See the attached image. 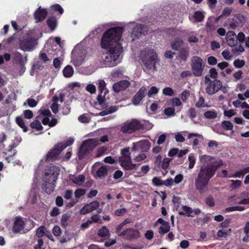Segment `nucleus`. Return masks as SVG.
<instances>
[{"label": "nucleus", "instance_id": "nucleus-1", "mask_svg": "<svg viewBox=\"0 0 249 249\" xmlns=\"http://www.w3.org/2000/svg\"><path fill=\"white\" fill-rule=\"evenodd\" d=\"M124 32L123 27H117L108 29L103 35L101 46L103 49L108 48L104 54L102 66L112 67L120 62V56L123 51L121 44L119 42Z\"/></svg>", "mask_w": 249, "mask_h": 249}, {"label": "nucleus", "instance_id": "nucleus-2", "mask_svg": "<svg viewBox=\"0 0 249 249\" xmlns=\"http://www.w3.org/2000/svg\"><path fill=\"white\" fill-rule=\"evenodd\" d=\"M214 159L213 157L206 155L199 157L200 162L202 164L195 179V186L201 194L207 190V186L210 179L215 175L218 167L223 165L221 160L213 161Z\"/></svg>", "mask_w": 249, "mask_h": 249}, {"label": "nucleus", "instance_id": "nucleus-3", "mask_svg": "<svg viewBox=\"0 0 249 249\" xmlns=\"http://www.w3.org/2000/svg\"><path fill=\"white\" fill-rule=\"evenodd\" d=\"M141 60L147 70H156V64L159 61L158 54L153 49H145L141 53Z\"/></svg>", "mask_w": 249, "mask_h": 249}, {"label": "nucleus", "instance_id": "nucleus-4", "mask_svg": "<svg viewBox=\"0 0 249 249\" xmlns=\"http://www.w3.org/2000/svg\"><path fill=\"white\" fill-rule=\"evenodd\" d=\"M144 125L136 119H131L124 123L121 127V131L125 134H130L136 131L143 129Z\"/></svg>", "mask_w": 249, "mask_h": 249}, {"label": "nucleus", "instance_id": "nucleus-5", "mask_svg": "<svg viewBox=\"0 0 249 249\" xmlns=\"http://www.w3.org/2000/svg\"><path fill=\"white\" fill-rule=\"evenodd\" d=\"M98 144L99 141L96 139H90L84 141L78 154L79 159L82 160Z\"/></svg>", "mask_w": 249, "mask_h": 249}, {"label": "nucleus", "instance_id": "nucleus-6", "mask_svg": "<svg viewBox=\"0 0 249 249\" xmlns=\"http://www.w3.org/2000/svg\"><path fill=\"white\" fill-rule=\"evenodd\" d=\"M205 63L203 60L199 56H194L191 58V69L195 76H202L205 68Z\"/></svg>", "mask_w": 249, "mask_h": 249}, {"label": "nucleus", "instance_id": "nucleus-7", "mask_svg": "<svg viewBox=\"0 0 249 249\" xmlns=\"http://www.w3.org/2000/svg\"><path fill=\"white\" fill-rule=\"evenodd\" d=\"M204 83L207 85L205 89L206 92L209 95H213L218 92L222 88V82L218 79L212 81L208 75L204 77Z\"/></svg>", "mask_w": 249, "mask_h": 249}, {"label": "nucleus", "instance_id": "nucleus-8", "mask_svg": "<svg viewBox=\"0 0 249 249\" xmlns=\"http://www.w3.org/2000/svg\"><path fill=\"white\" fill-rule=\"evenodd\" d=\"M85 55V50L74 49L71 53V62L76 67L80 66L84 62Z\"/></svg>", "mask_w": 249, "mask_h": 249}, {"label": "nucleus", "instance_id": "nucleus-9", "mask_svg": "<svg viewBox=\"0 0 249 249\" xmlns=\"http://www.w3.org/2000/svg\"><path fill=\"white\" fill-rule=\"evenodd\" d=\"M67 147L63 143H58L56 144L53 149L50 150L46 156L45 160L47 161L54 160L58 159V157L61 152Z\"/></svg>", "mask_w": 249, "mask_h": 249}, {"label": "nucleus", "instance_id": "nucleus-10", "mask_svg": "<svg viewBox=\"0 0 249 249\" xmlns=\"http://www.w3.org/2000/svg\"><path fill=\"white\" fill-rule=\"evenodd\" d=\"M58 175L59 171L57 167L53 165L49 166L46 170L43 180L48 181L49 179H51L52 181H56Z\"/></svg>", "mask_w": 249, "mask_h": 249}, {"label": "nucleus", "instance_id": "nucleus-11", "mask_svg": "<svg viewBox=\"0 0 249 249\" xmlns=\"http://www.w3.org/2000/svg\"><path fill=\"white\" fill-rule=\"evenodd\" d=\"M99 207V203L97 201H93L89 204H87L80 211V213L82 215L86 214L91 212Z\"/></svg>", "mask_w": 249, "mask_h": 249}, {"label": "nucleus", "instance_id": "nucleus-12", "mask_svg": "<svg viewBox=\"0 0 249 249\" xmlns=\"http://www.w3.org/2000/svg\"><path fill=\"white\" fill-rule=\"evenodd\" d=\"M140 235V232L138 230L128 228L123 231L120 233V236H126V239L130 240L138 238Z\"/></svg>", "mask_w": 249, "mask_h": 249}, {"label": "nucleus", "instance_id": "nucleus-13", "mask_svg": "<svg viewBox=\"0 0 249 249\" xmlns=\"http://www.w3.org/2000/svg\"><path fill=\"white\" fill-rule=\"evenodd\" d=\"M25 223L20 216H17L13 223L12 231L15 233H19L24 228Z\"/></svg>", "mask_w": 249, "mask_h": 249}, {"label": "nucleus", "instance_id": "nucleus-14", "mask_svg": "<svg viewBox=\"0 0 249 249\" xmlns=\"http://www.w3.org/2000/svg\"><path fill=\"white\" fill-rule=\"evenodd\" d=\"M146 90L147 89L145 87H142L140 88L132 99V102L134 105L137 106L140 104V102L145 97Z\"/></svg>", "mask_w": 249, "mask_h": 249}, {"label": "nucleus", "instance_id": "nucleus-15", "mask_svg": "<svg viewBox=\"0 0 249 249\" xmlns=\"http://www.w3.org/2000/svg\"><path fill=\"white\" fill-rule=\"evenodd\" d=\"M130 85V82L127 80H122L114 83L113 85V90L116 93L125 90Z\"/></svg>", "mask_w": 249, "mask_h": 249}, {"label": "nucleus", "instance_id": "nucleus-16", "mask_svg": "<svg viewBox=\"0 0 249 249\" xmlns=\"http://www.w3.org/2000/svg\"><path fill=\"white\" fill-rule=\"evenodd\" d=\"M146 32V27L142 24H137L134 28L131 33V37L138 38L144 32ZM134 39V38H133Z\"/></svg>", "mask_w": 249, "mask_h": 249}, {"label": "nucleus", "instance_id": "nucleus-17", "mask_svg": "<svg viewBox=\"0 0 249 249\" xmlns=\"http://www.w3.org/2000/svg\"><path fill=\"white\" fill-rule=\"evenodd\" d=\"M44 183L42 184L43 190L47 194H51L54 189L55 183L56 181H52L51 179H49L48 181L46 180H43Z\"/></svg>", "mask_w": 249, "mask_h": 249}, {"label": "nucleus", "instance_id": "nucleus-18", "mask_svg": "<svg viewBox=\"0 0 249 249\" xmlns=\"http://www.w3.org/2000/svg\"><path fill=\"white\" fill-rule=\"evenodd\" d=\"M47 15V12L44 9H41L40 6L34 14L36 22L43 20Z\"/></svg>", "mask_w": 249, "mask_h": 249}, {"label": "nucleus", "instance_id": "nucleus-19", "mask_svg": "<svg viewBox=\"0 0 249 249\" xmlns=\"http://www.w3.org/2000/svg\"><path fill=\"white\" fill-rule=\"evenodd\" d=\"M235 34L233 31H229L226 34V39L227 40V44L231 46H235L237 44V41L236 38Z\"/></svg>", "mask_w": 249, "mask_h": 249}, {"label": "nucleus", "instance_id": "nucleus-20", "mask_svg": "<svg viewBox=\"0 0 249 249\" xmlns=\"http://www.w3.org/2000/svg\"><path fill=\"white\" fill-rule=\"evenodd\" d=\"M189 48L186 47L181 48L178 51V55L180 61L186 62L189 56Z\"/></svg>", "mask_w": 249, "mask_h": 249}, {"label": "nucleus", "instance_id": "nucleus-21", "mask_svg": "<svg viewBox=\"0 0 249 249\" xmlns=\"http://www.w3.org/2000/svg\"><path fill=\"white\" fill-rule=\"evenodd\" d=\"M33 43L32 39L23 40L20 43V48L24 51H30L33 49Z\"/></svg>", "mask_w": 249, "mask_h": 249}, {"label": "nucleus", "instance_id": "nucleus-22", "mask_svg": "<svg viewBox=\"0 0 249 249\" xmlns=\"http://www.w3.org/2000/svg\"><path fill=\"white\" fill-rule=\"evenodd\" d=\"M137 146L143 151H147L150 147V143L148 140L141 141L137 143Z\"/></svg>", "mask_w": 249, "mask_h": 249}, {"label": "nucleus", "instance_id": "nucleus-23", "mask_svg": "<svg viewBox=\"0 0 249 249\" xmlns=\"http://www.w3.org/2000/svg\"><path fill=\"white\" fill-rule=\"evenodd\" d=\"M182 211H179L178 212L179 215L186 216H194V215L192 214V213H193V210L191 207L187 206H183L182 207Z\"/></svg>", "mask_w": 249, "mask_h": 249}, {"label": "nucleus", "instance_id": "nucleus-24", "mask_svg": "<svg viewBox=\"0 0 249 249\" xmlns=\"http://www.w3.org/2000/svg\"><path fill=\"white\" fill-rule=\"evenodd\" d=\"M182 39L177 38H176L171 43L172 48L175 51H179L181 48V46L183 44Z\"/></svg>", "mask_w": 249, "mask_h": 249}, {"label": "nucleus", "instance_id": "nucleus-25", "mask_svg": "<svg viewBox=\"0 0 249 249\" xmlns=\"http://www.w3.org/2000/svg\"><path fill=\"white\" fill-rule=\"evenodd\" d=\"M107 174V168L105 165L100 167L96 171V175L100 178H105Z\"/></svg>", "mask_w": 249, "mask_h": 249}, {"label": "nucleus", "instance_id": "nucleus-26", "mask_svg": "<svg viewBox=\"0 0 249 249\" xmlns=\"http://www.w3.org/2000/svg\"><path fill=\"white\" fill-rule=\"evenodd\" d=\"M47 23L51 31H53L57 25V20L55 17L49 18L47 20Z\"/></svg>", "mask_w": 249, "mask_h": 249}, {"label": "nucleus", "instance_id": "nucleus-27", "mask_svg": "<svg viewBox=\"0 0 249 249\" xmlns=\"http://www.w3.org/2000/svg\"><path fill=\"white\" fill-rule=\"evenodd\" d=\"M71 217V214L70 213H64L62 215L61 219L60 220L61 225L62 227L65 228L68 224V221Z\"/></svg>", "mask_w": 249, "mask_h": 249}, {"label": "nucleus", "instance_id": "nucleus-28", "mask_svg": "<svg viewBox=\"0 0 249 249\" xmlns=\"http://www.w3.org/2000/svg\"><path fill=\"white\" fill-rule=\"evenodd\" d=\"M63 74L66 77H70L73 74V70L70 65L67 66L63 70Z\"/></svg>", "mask_w": 249, "mask_h": 249}, {"label": "nucleus", "instance_id": "nucleus-29", "mask_svg": "<svg viewBox=\"0 0 249 249\" xmlns=\"http://www.w3.org/2000/svg\"><path fill=\"white\" fill-rule=\"evenodd\" d=\"M108 92V90L105 91L104 92V95H102L103 93H100L97 96V99L99 103V104L103 107H105L106 106H105V96L106 94Z\"/></svg>", "mask_w": 249, "mask_h": 249}, {"label": "nucleus", "instance_id": "nucleus-30", "mask_svg": "<svg viewBox=\"0 0 249 249\" xmlns=\"http://www.w3.org/2000/svg\"><path fill=\"white\" fill-rule=\"evenodd\" d=\"M205 118L212 119H215L217 116V112L214 110H210L205 112L204 114Z\"/></svg>", "mask_w": 249, "mask_h": 249}, {"label": "nucleus", "instance_id": "nucleus-31", "mask_svg": "<svg viewBox=\"0 0 249 249\" xmlns=\"http://www.w3.org/2000/svg\"><path fill=\"white\" fill-rule=\"evenodd\" d=\"M248 173H249V167H247L242 170L237 171L231 177L234 178H240L241 176H243L244 175Z\"/></svg>", "mask_w": 249, "mask_h": 249}, {"label": "nucleus", "instance_id": "nucleus-32", "mask_svg": "<svg viewBox=\"0 0 249 249\" xmlns=\"http://www.w3.org/2000/svg\"><path fill=\"white\" fill-rule=\"evenodd\" d=\"M85 176L83 175H80L72 179V181L73 183L78 185H81L85 181Z\"/></svg>", "mask_w": 249, "mask_h": 249}, {"label": "nucleus", "instance_id": "nucleus-33", "mask_svg": "<svg viewBox=\"0 0 249 249\" xmlns=\"http://www.w3.org/2000/svg\"><path fill=\"white\" fill-rule=\"evenodd\" d=\"M131 161V158L130 156H128L127 160H121V166L126 170H130V164Z\"/></svg>", "mask_w": 249, "mask_h": 249}, {"label": "nucleus", "instance_id": "nucleus-34", "mask_svg": "<svg viewBox=\"0 0 249 249\" xmlns=\"http://www.w3.org/2000/svg\"><path fill=\"white\" fill-rule=\"evenodd\" d=\"M170 230V226L169 225V223H168L164 225L160 226L159 228V233L161 234H164L168 231H169Z\"/></svg>", "mask_w": 249, "mask_h": 249}, {"label": "nucleus", "instance_id": "nucleus-35", "mask_svg": "<svg viewBox=\"0 0 249 249\" xmlns=\"http://www.w3.org/2000/svg\"><path fill=\"white\" fill-rule=\"evenodd\" d=\"M109 234V231L106 226H103L98 232V235L101 237H104Z\"/></svg>", "mask_w": 249, "mask_h": 249}, {"label": "nucleus", "instance_id": "nucleus-36", "mask_svg": "<svg viewBox=\"0 0 249 249\" xmlns=\"http://www.w3.org/2000/svg\"><path fill=\"white\" fill-rule=\"evenodd\" d=\"M16 122L23 129L24 132H26L28 130L27 127L25 125L23 119L20 117L16 118Z\"/></svg>", "mask_w": 249, "mask_h": 249}, {"label": "nucleus", "instance_id": "nucleus-37", "mask_svg": "<svg viewBox=\"0 0 249 249\" xmlns=\"http://www.w3.org/2000/svg\"><path fill=\"white\" fill-rule=\"evenodd\" d=\"M221 126L225 130H229L233 129V124L229 121H223L221 123Z\"/></svg>", "mask_w": 249, "mask_h": 249}, {"label": "nucleus", "instance_id": "nucleus-38", "mask_svg": "<svg viewBox=\"0 0 249 249\" xmlns=\"http://www.w3.org/2000/svg\"><path fill=\"white\" fill-rule=\"evenodd\" d=\"M106 87V84L104 80L100 79L98 81V90L100 93H103L104 91L107 90Z\"/></svg>", "mask_w": 249, "mask_h": 249}, {"label": "nucleus", "instance_id": "nucleus-39", "mask_svg": "<svg viewBox=\"0 0 249 249\" xmlns=\"http://www.w3.org/2000/svg\"><path fill=\"white\" fill-rule=\"evenodd\" d=\"M231 231V229H229L227 231H224L222 230H219L217 232V236L219 237H226L230 234Z\"/></svg>", "mask_w": 249, "mask_h": 249}, {"label": "nucleus", "instance_id": "nucleus-40", "mask_svg": "<svg viewBox=\"0 0 249 249\" xmlns=\"http://www.w3.org/2000/svg\"><path fill=\"white\" fill-rule=\"evenodd\" d=\"M30 126L32 128H35L37 130H41L43 129V127L41 125L40 122L38 120H35L33 122L30 124Z\"/></svg>", "mask_w": 249, "mask_h": 249}, {"label": "nucleus", "instance_id": "nucleus-41", "mask_svg": "<svg viewBox=\"0 0 249 249\" xmlns=\"http://www.w3.org/2000/svg\"><path fill=\"white\" fill-rule=\"evenodd\" d=\"M194 18L196 21L201 22L203 20L204 16L202 12L197 11L195 13Z\"/></svg>", "mask_w": 249, "mask_h": 249}, {"label": "nucleus", "instance_id": "nucleus-42", "mask_svg": "<svg viewBox=\"0 0 249 249\" xmlns=\"http://www.w3.org/2000/svg\"><path fill=\"white\" fill-rule=\"evenodd\" d=\"M164 113L168 116H174L176 115L175 109L173 107H170L164 109Z\"/></svg>", "mask_w": 249, "mask_h": 249}, {"label": "nucleus", "instance_id": "nucleus-43", "mask_svg": "<svg viewBox=\"0 0 249 249\" xmlns=\"http://www.w3.org/2000/svg\"><path fill=\"white\" fill-rule=\"evenodd\" d=\"M171 105L173 107H180L182 104L180 100L177 97L173 98L170 100Z\"/></svg>", "mask_w": 249, "mask_h": 249}, {"label": "nucleus", "instance_id": "nucleus-44", "mask_svg": "<svg viewBox=\"0 0 249 249\" xmlns=\"http://www.w3.org/2000/svg\"><path fill=\"white\" fill-rule=\"evenodd\" d=\"M46 228L44 226L39 227L36 231V235L41 237L45 233Z\"/></svg>", "mask_w": 249, "mask_h": 249}, {"label": "nucleus", "instance_id": "nucleus-45", "mask_svg": "<svg viewBox=\"0 0 249 249\" xmlns=\"http://www.w3.org/2000/svg\"><path fill=\"white\" fill-rule=\"evenodd\" d=\"M218 73L216 71V70L214 68H211L209 70V76H208L214 79H217V78L218 77Z\"/></svg>", "mask_w": 249, "mask_h": 249}, {"label": "nucleus", "instance_id": "nucleus-46", "mask_svg": "<svg viewBox=\"0 0 249 249\" xmlns=\"http://www.w3.org/2000/svg\"><path fill=\"white\" fill-rule=\"evenodd\" d=\"M232 11V9L230 7L225 8L223 11L221 15L223 18H226L229 16Z\"/></svg>", "mask_w": 249, "mask_h": 249}, {"label": "nucleus", "instance_id": "nucleus-47", "mask_svg": "<svg viewBox=\"0 0 249 249\" xmlns=\"http://www.w3.org/2000/svg\"><path fill=\"white\" fill-rule=\"evenodd\" d=\"M190 95V91L188 90H183L181 94V98L183 102H186Z\"/></svg>", "mask_w": 249, "mask_h": 249}, {"label": "nucleus", "instance_id": "nucleus-48", "mask_svg": "<svg viewBox=\"0 0 249 249\" xmlns=\"http://www.w3.org/2000/svg\"><path fill=\"white\" fill-rule=\"evenodd\" d=\"M245 61L243 60L237 59L233 62L234 66L237 68H241L245 65Z\"/></svg>", "mask_w": 249, "mask_h": 249}, {"label": "nucleus", "instance_id": "nucleus-49", "mask_svg": "<svg viewBox=\"0 0 249 249\" xmlns=\"http://www.w3.org/2000/svg\"><path fill=\"white\" fill-rule=\"evenodd\" d=\"M162 92L164 95L170 96H172L174 95V90L170 87H166L163 89Z\"/></svg>", "mask_w": 249, "mask_h": 249}, {"label": "nucleus", "instance_id": "nucleus-50", "mask_svg": "<svg viewBox=\"0 0 249 249\" xmlns=\"http://www.w3.org/2000/svg\"><path fill=\"white\" fill-rule=\"evenodd\" d=\"M14 56L15 61H18L19 63H23V56L20 53L15 52L14 53Z\"/></svg>", "mask_w": 249, "mask_h": 249}, {"label": "nucleus", "instance_id": "nucleus-51", "mask_svg": "<svg viewBox=\"0 0 249 249\" xmlns=\"http://www.w3.org/2000/svg\"><path fill=\"white\" fill-rule=\"evenodd\" d=\"M86 193V190L82 189H76L74 192V196L76 198H79L84 195Z\"/></svg>", "mask_w": 249, "mask_h": 249}, {"label": "nucleus", "instance_id": "nucleus-52", "mask_svg": "<svg viewBox=\"0 0 249 249\" xmlns=\"http://www.w3.org/2000/svg\"><path fill=\"white\" fill-rule=\"evenodd\" d=\"M228 21L230 29H235L238 25L237 22L234 21V18H229Z\"/></svg>", "mask_w": 249, "mask_h": 249}, {"label": "nucleus", "instance_id": "nucleus-53", "mask_svg": "<svg viewBox=\"0 0 249 249\" xmlns=\"http://www.w3.org/2000/svg\"><path fill=\"white\" fill-rule=\"evenodd\" d=\"M86 89L90 94H93L95 93L96 87L93 84H89L87 86Z\"/></svg>", "mask_w": 249, "mask_h": 249}, {"label": "nucleus", "instance_id": "nucleus-54", "mask_svg": "<svg viewBox=\"0 0 249 249\" xmlns=\"http://www.w3.org/2000/svg\"><path fill=\"white\" fill-rule=\"evenodd\" d=\"M78 120L80 122L83 123H88L90 118L85 114L81 115L78 117Z\"/></svg>", "mask_w": 249, "mask_h": 249}, {"label": "nucleus", "instance_id": "nucleus-55", "mask_svg": "<svg viewBox=\"0 0 249 249\" xmlns=\"http://www.w3.org/2000/svg\"><path fill=\"white\" fill-rule=\"evenodd\" d=\"M231 184L230 185V187L232 189H236L240 187L241 185V181L239 180H232Z\"/></svg>", "mask_w": 249, "mask_h": 249}, {"label": "nucleus", "instance_id": "nucleus-56", "mask_svg": "<svg viewBox=\"0 0 249 249\" xmlns=\"http://www.w3.org/2000/svg\"><path fill=\"white\" fill-rule=\"evenodd\" d=\"M188 160L189 161L188 168L189 169H191L194 167L196 163V159L194 156H189L188 157Z\"/></svg>", "mask_w": 249, "mask_h": 249}, {"label": "nucleus", "instance_id": "nucleus-57", "mask_svg": "<svg viewBox=\"0 0 249 249\" xmlns=\"http://www.w3.org/2000/svg\"><path fill=\"white\" fill-rule=\"evenodd\" d=\"M171 159H169L168 158H165L161 164V168L163 169H166L169 165V163L171 161Z\"/></svg>", "mask_w": 249, "mask_h": 249}, {"label": "nucleus", "instance_id": "nucleus-58", "mask_svg": "<svg viewBox=\"0 0 249 249\" xmlns=\"http://www.w3.org/2000/svg\"><path fill=\"white\" fill-rule=\"evenodd\" d=\"M206 204L210 207H213L214 204V200L212 196H209L205 200Z\"/></svg>", "mask_w": 249, "mask_h": 249}, {"label": "nucleus", "instance_id": "nucleus-59", "mask_svg": "<svg viewBox=\"0 0 249 249\" xmlns=\"http://www.w3.org/2000/svg\"><path fill=\"white\" fill-rule=\"evenodd\" d=\"M27 103L28 105L31 107H35L37 105V102L32 98L28 99L27 100Z\"/></svg>", "mask_w": 249, "mask_h": 249}, {"label": "nucleus", "instance_id": "nucleus-60", "mask_svg": "<svg viewBox=\"0 0 249 249\" xmlns=\"http://www.w3.org/2000/svg\"><path fill=\"white\" fill-rule=\"evenodd\" d=\"M153 184L156 186L163 185V180L158 177H154L152 179Z\"/></svg>", "mask_w": 249, "mask_h": 249}, {"label": "nucleus", "instance_id": "nucleus-61", "mask_svg": "<svg viewBox=\"0 0 249 249\" xmlns=\"http://www.w3.org/2000/svg\"><path fill=\"white\" fill-rule=\"evenodd\" d=\"M53 232L56 236H59L61 234V230L59 226H55L53 229Z\"/></svg>", "mask_w": 249, "mask_h": 249}, {"label": "nucleus", "instance_id": "nucleus-62", "mask_svg": "<svg viewBox=\"0 0 249 249\" xmlns=\"http://www.w3.org/2000/svg\"><path fill=\"white\" fill-rule=\"evenodd\" d=\"M207 62L210 65H214L217 63V61L215 57L211 56L208 58Z\"/></svg>", "mask_w": 249, "mask_h": 249}, {"label": "nucleus", "instance_id": "nucleus-63", "mask_svg": "<svg viewBox=\"0 0 249 249\" xmlns=\"http://www.w3.org/2000/svg\"><path fill=\"white\" fill-rule=\"evenodd\" d=\"M23 114L26 119H30L33 117L32 111L29 109L25 110L23 112Z\"/></svg>", "mask_w": 249, "mask_h": 249}, {"label": "nucleus", "instance_id": "nucleus-64", "mask_svg": "<svg viewBox=\"0 0 249 249\" xmlns=\"http://www.w3.org/2000/svg\"><path fill=\"white\" fill-rule=\"evenodd\" d=\"M158 90V89L156 87H152L148 92V96L151 97L152 95L157 94Z\"/></svg>", "mask_w": 249, "mask_h": 249}]
</instances>
